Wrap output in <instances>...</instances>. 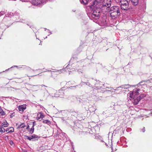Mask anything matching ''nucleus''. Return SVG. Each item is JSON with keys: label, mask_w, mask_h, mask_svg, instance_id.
Returning a JSON list of instances; mask_svg holds the SVG:
<instances>
[{"label": "nucleus", "mask_w": 152, "mask_h": 152, "mask_svg": "<svg viewBox=\"0 0 152 152\" xmlns=\"http://www.w3.org/2000/svg\"><path fill=\"white\" fill-rule=\"evenodd\" d=\"M4 139L6 140H9V136H4Z\"/></svg>", "instance_id": "nucleus-33"}, {"label": "nucleus", "mask_w": 152, "mask_h": 152, "mask_svg": "<svg viewBox=\"0 0 152 152\" xmlns=\"http://www.w3.org/2000/svg\"><path fill=\"white\" fill-rule=\"evenodd\" d=\"M63 139L64 140L65 139H64V137H63Z\"/></svg>", "instance_id": "nucleus-49"}, {"label": "nucleus", "mask_w": 152, "mask_h": 152, "mask_svg": "<svg viewBox=\"0 0 152 152\" xmlns=\"http://www.w3.org/2000/svg\"><path fill=\"white\" fill-rule=\"evenodd\" d=\"M145 96V95L144 94H141L140 95V96L139 97H140L141 100Z\"/></svg>", "instance_id": "nucleus-28"}, {"label": "nucleus", "mask_w": 152, "mask_h": 152, "mask_svg": "<svg viewBox=\"0 0 152 152\" xmlns=\"http://www.w3.org/2000/svg\"><path fill=\"white\" fill-rule=\"evenodd\" d=\"M129 3H126L124 4H121V11L122 10H127L129 9Z\"/></svg>", "instance_id": "nucleus-9"}, {"label": "nucleus", "mask_w": 152, "mask_h": 152, "mask_svg": "<svg viewBox=\"0 0 152 152\" xmlns=\"http://www.w3.org/2000/svg\"><path fill=\"white\" fill-rule=\"evenodd\" d=\"M73 111H74V110H69V112H71V113H73Z\"/></svg>", "instance_id": "nucleus-36"}, {"label": "nucleus", "mask_w": 152, "mask_h": 152, "mask_svg": "<svg viewBox=\"0 0 152 152\" xmlns=\"http://www.w3.org/2000/svg\"><path fill=\"white\" fill-rule=\"evenodd\" d=\"M45 69H38V70H41V72H51V71L50 70H48L47 71H46V70H45Z\"/></svg>", "instance_id": "nucleus-26"}, {"label": "nucleus", "mask_w": 152, "mask_h": 152, "mask_svg": "<svg viewBox=\"0 0 152 152\" xmlns=\"http://www.w3.org/2000/svg\"><path fill=\"white\" fill-rule=\"evenodd\" d=\"M79 113V112L78 111H77L75 112L73 111V112L72 113L73 114H72V115H73L75 116H76L77 115L78 113Z\"/></svg>", "instance_id": "nucleus-25"}, {"label": "nucleus", "mask_w": 152, "mask_h": 152, "mask_svg": "<svg viewBox=\"0 0 152 152\" xmlns=\"http://www.w3.org/2000/svg\"><path fill=\"white\" fill-rule=\"evenodd\" d=\"M82 62L81 61H78L76 63H73L72 64V66L73 69L75 70H77L78 71L79 70L78 69V67L80 66V67L82 66H83V64H81Z\"/></svg>", "instance_id": "nucleus-7"}, {"label": "nucleus", "mask_w": 152, "mask_h": 152, "mask_svg": "<svg viewBox=\"0 0 152 152\" xmlns=\"http://www.w3.org/2000/svg\"><path fill=\"white\" fill-rule=\"evenodd\" d=\"M37 117L38 120L40 118H42L44 117V116L43 115L42 113L39 112L37 114Z\"/></svg>", "instance_id": "nucleus-15"}, {"label": "nucleus", "mask_w": 152, "mask_h": 152, "mask_svg": "<svg viewBox=\"0 0 152 152\" xmlns=\"http://www.w3.org/2000/svg\"><path fill=\"white\" fill-rule=\"evenodd\" d=\"M130 0H121V4H124L126 3H129Z\"/></svg>", "instance_id": "nucleus-17"}, {"label": "nucleus", "mask_w": 152, "mask_h": 152, "mask_svg": "<svg viewBox=\"0 0 152 152\" xmlns=\"http://www.w3.org/2000/svg\"><path fill=\"white\" fill-rule=\"evenodd\" d=\"M89 0H80V1L82 4L84 5L86 4Z\"/></svg>", "instance_id": "nucleus-19"}, {"label": "nucleus", "mask_w": 152, "mask_h": 152, "mask_svg": "<svg viewBox=\"0 0 152 152\" xmlns=\"http://www.w3.org/2000/svg\"><path fill=\"white\" fill-rule=\"evenodd\" d=\"M8 125L9 124L8 123H7V122L6 121L5 122H3V123H2L1 126V127H7L8 126Z\"/></svg>", "instance_id": "nucleus-16"}, {"label": "nucleus", "mask_w": 152, "mask_h": 152, "mask_svg": "<svg viewBox=\"0 0 152 152\" xmlns=\"http://www.w3.org/2000/svg\"><path fill=\"white\" fill-rule=\"evenodd\" d=\"M141 100L140 97H137L135 99H134L132 101L134 105H136L138 104L139 102Z\"/></svg>", "instance_id": "nucleus-11"}, {"label": "nucleus", "mask_w": 152, "mask_h": 152, "mask_svg": "<svg viewBox=\"0 0 152 152\" xmlns=\"http://www.w3.org/2000/svg\"><path fill=\"white\" fill-rule=\"evenodd\" d=\"M34 124H33V126L30 130V132L31 134H32L34 132Z\"/></svg>", "instance_id": "nucleus-22"}, {"label": "nucleus", "mask_w": 152, "mask_h": 152, "mask_svg": "<svg viewBox=\"0 0 152 152\" xmlns=\"http://www.w3.org/2000/svg\"><path fill=\"white\" fill-rule=\"evenodd\" d=\"M6 132H7V133H9L13 132L14 131V129L12 127H10L7 128L6 130Z\"/></svg>", "instance_id": "nucleus-13"}, {"label": "nucleus", "mask_w": 152, "mask_h": 152, "mask_svg": "<svg viewBox=\"0 0 152 152\" xmlns=\"http://www.w3.org/2000/svg\"><path fill=\"white\" fill-rule=\"evenodd\" d=\"M26 126V125L23 124H22L20 125L19 126L21 128H24Z\"/></svg>", "instance_id": "nucleus-29"}, {"label": "nucleus", "mask_w": 152, "mask_h": 152, "mask_svg": "<svg viewBox=\"0 0 152 152\" xmlns=\"http://www.w3.org/2000/svg\"><path fill=\"white\" fill-rule=\"evenodd\" d=\"M145 84V81H141L137 85H135V87L136 86H137L138 87H139L140 86H141L142 85H143Z\"/></svg>", "instance_id": "nucleus-21"}, {"label": "nucleus", "mask_w": 152, "mask_h": 152, "mask_svg": "<svg viewBox=\"0 0 152 152\" xmlns=\"http://www.w3.org/2000/svg\"><path fill=\"white\" fill-rule=\"evenodd\" d=\"M26 108V104L22 105L19 106L18 110L19 111L22 113Z\"/></svg>", "instance_id": "nucleus-10"}, {"label": "nucleus", "mask_w": 152, "mask_h": 152, "mask_svg": "<svg viewBox=\"0 0 152 152\" xmlns=\"http://www.w3.org/2000/svg\"><path fill=\"white\" fill-rule=\"evenodd\" d=\"M142 131L143 132H145V128L144 127H143L142 129Z\"/></svg>", "instance_id": "nucleus-35"}, {"label": "nucleus", "mask_w": 152, "mask_h": 152, "mask_svg": "<svg viewBox=\"0 0 152 152\" xmlns=\"http://www.w3.org/2000/svg\"><path fill=\"white\" fill-rule=\"evenodd\" d=\"M131 2L134 5H137L138 3L139 0H131Z\"/></svg>", "instance_id": "nucleus-20"}, {"label": "nucleus", "mask_w": 152, "mask_h": 152, "mask_svg": "<svg viewBox=\"0 0 152 152\" xmlns=\"http://www.w3.org/2000/svg\"><path fill=\"white\" fill-rule=\"evenodd\" d=\"M5 132V129L4 128L2 129V131H1V132L4 133Z\"/></svg>", "instance_id": "nucleus-38"}, {"label": "nucleus", "mask_w": 152, "mask_h": 152, "mask_svg": "<svg viewBox=\"0 0 152 152\" xmlns=\"http://www.w3.org/2000/svg\"><path fill=\"white\" fill-rule=\"evenodd\" d=\"M29 127V126H28L26 127V129H28Z\"/></svg>", "instance_id": "nucleus-43"}, {"label": "nucleus", "mask_w": 152, "mask_h": 152, "mask_svg": "<svg viewBox=\"0 0 152 152\" xmlns=\"http://www.w3.org/2000/svg\"><path fill=\"white\" fill-rule=\"evenodd\" d=\"M48 33H50V34H52L51 32V31H49Z\"/></svg>", "instance_id": "nucleus-45"}, {"label": "nucleus", "mask_w": 152, "mask_h": 152, "mask_svg": "<svg viewBox=\"0 0 152 152\" xmlns=\"http://www.w3.org/2000/svg\"><path fill=\"white\" fill-rule=\"evenodd\" d=\"M42 122L43 123L47 124L49 125H50L51 124V122L48 120H43Z\"/></svg>", "instance_id": "nucleus-18"}, {"label": "nucleus", "mask_w": 152, "mask_h": 152, "mask_svg": "<svg viewBox=\"0 0 152 152\" xmlns=\"http://www.w3.org/2000/svg\"><path fill=\"white\" fill-rule=\"evenodd\" d=\"M17 67V68H19L18 66H12L11 67V68H12V67ZM20 67H19V68H20Z\"/></svg>", "instance_id": "nucleus-37"}, {"label": "nucleus", "mask_w": 152, "mask_h": 152, "mask_svg": "<svg viewBox=\"0 0 152 152\" xmlns=\"http://www.w3.org/2000/svg\"><path fill=\"white\" fill-rule=\"evenodd\" d=\"M109 20L107 19L106 16H104L100 18L99 21L96 22L98 23L99 24L102 26H106L108 23Z\"/></svg>", "instance_id": "nucleus-5"}, {"label": "nucleus", "mask_w": 152, "mask_h": 152, "mask_svg": "<svg viewBox=\"0 0 152 152\" xmlns=\"http://www.w3.org/2000/svg\"><path fill=\"white\" fill-rule=\"evenodd\" d=\"M91 12L87 13L90 19L95 22H97L99 18L101 13V9L97 7H89Z\"/></svg>", "instance_id": "nucleus-2"}, {"label": "nucleus", "mask_w": 152, "mask_h": 152, "mask_svg": "<svg viewBox=\"0 0 152 152\" xmlns=\"http://www.w3.org/2000/svg\"><path fill=\"white\" fill-rule=\"evenodd\" d=\"M10 143L12 146H13L14 145V143L12 140H10Z\"/></svg>", "instance_id": "nucleus-32"}, {"label": "nucleus", "mask_w": 152, "mask_h": 152, "mask_svg": "<svg viewBox=\"0 0 152 152\" xmlns=\"http://www.w3.org/2000/svg\"><path fill=\"white\" fill-rule=\"evenodd\" d=\"M134 91H136V92L138 94H139V91L140 90V88H137L134 89Z\"/></svg>", "instance_id": "nucleus-31"}, {"label": "nucleus", "mask_w": 152, "mask_h": 152, "mask_svg": "<svg viewBox=\"0 0 152 152\" xmlns=\"http://www.w3.org/2000/svg\"><path fill=\"white\" fill-rule=\"evenodd\" d=\"M47 38V37H45V38Z\"/></svg>", "instance_id": "nucleus-48"}, {"label": "nucleus", "mask_w": 152, "mask_h": 152, "mask_svg": "<svg viewBox=\"0 0 152 152\" xmlns=\"http://www.w3.org/2000/svg\"><path fill=\"white\" fill-rule=\"evenodd\" d=\"M132 86L130 85L129 84L124 85H122L121 86L118 87V88H121L127 89L128 88H129L131 87H132Z\"/></svg>", "instance_id": "nucleus-12"}, {"label": "nucleus", "mask_w": 152, "mask_h": 152, "mask_svg": "<svg viewBox=\"0 0 152 152\" xmlns=\"http://www.w3.org/2000/svg\"><path fill=\"white\" fill-rule=\"evenodd\" d=\"M0 114L2 115H4L5 114V112H4L3 110L0 108Z\"/></svg>", "instance_id": "nucleus-24"}, {"label": "nucleus", "mask_w": 152, "mask_h": 152, "mask_svg": "<svg viewBox=\"0 0 152 152\" xmlns=\"http://www.w3.org/2000/svg\"><path fill=\"white\" fill-rule=\"evenodd\" d=\"M138 94L136 91H134V90H133V91H131L128 94V96L131 98L134 99Z\"/></svg>", "instance_id": "nucleus-8"}, {"label": "nucleus", "mask_w": 152, "mask_h": 152, "mask_svg": "<svg viewBox=\"0 0 152 152\" xmlns=\"http://www.w3.org/2000/svg\"><path fill=\"white\" fill-rule=\"evenodd\" d=\"M39 88L41 86V94L42 96L46 98L49 96L53 97H62V95L59 94L58 93H63V91L60 90L58 91L55 93V90L52 88L48 87L44 85H37Z\"/></svg>", "instance_id": "nucleus-1"}, {"label": "nucleus", "mask_w": 152, "mask_h": 152, "mask_svg": "<svg viewBox=\"0 0 152 152\" xmlns=\"http://www.w3.org/2000/svg\"><path fill=\"white\" fill-rule=\"evenodd\" d=\"M6 13V12L5 10L4 11H1L0 12V17Z\"/></svg>", "instance_id": "nucleus-27"}, {"label": "nucleus", "mask_w": 152, "mask_h": 152, "mask_svg": "<svg viewBox=\"0 0 152 152\" xmlns=\"http://www.w3.org/2000/svg\"><path fill=\"white\" fill-rule=\"evenodd\" d=\"M121 88H118H118H116L115 89H113L115 91H117V90H120V91L119 92V93H120L122 92L121 89Z\"/></svg>", "instance_id": "nucleus-30"}, {"label": "nucleus", "mask_w": 152, "mask_h": 152, "mask_svg": "<svg viewBox=\"0 0 152 152\" xmlns=\"http://www.w3.org/2000/svg\"><path fill=\"white\" fill-rule=\"evenodd\" d=\"M37 75H33V76H32V77H34V76H36Z\"/></svg>", "instance_id": "nucleus-47"}, {"label": "nucleus", "mask_w": 152, "mask_h": 152, "mask_svg": "<svg viewBox=\"0 0 152 152\" xmlns=\"http://www.w3.org/2000/svg\"><path fill=\"white\" fill-rule=\"evenodd\" d=\"M13 116H14V113H12L11 115H10V117H13Z\"/></svg>", "instance_id": "nucleus-39"}, {"label": "nucleus", "mask_w": 152, "mask_h": 152, "mask_svg": "<svg viewBox=\"0 0 152 152\" xmlns=\"http://www.w3.org/2000/svg\"><path fill=\"white\" fill-rule=\"evenodd\" d=\"M101 0H95L94 1L93 4L89 7H97L100 8L101 7L104 8V9H106V10H107L108 8L110 7L111 2L110 0H106L105 1H104L102 3V6H101Z\"/></svg>", "instance_id": "nucleus-3"}, {"label": "nucleus", "mask_w": 152, "mask_h": 152, "mask_svg": "<svg viewBox=\"0 0 152 152\" xmlns=\"http://www.w3.org/2000/svg\"><path fill=\"white\" fill-rule=\"evenodd\" d=\"M104 113H105V112H103L102 113H103V114H104Z\"/></svg>", "instance_id": "nucleus-46"}, {"label": "nucleus", "mask_w": 152, "mask_h": 152, "mask_svg": "<svg viewBox=\"0 0 152 152\" xmlns=\"http://www.w3.org/2000/svg\"><path fill=\"white\" fill-rule=\"evenodd\" d=\"M144 7H145V9L146 7V5L145 4L144 5Z\"/></svg>", "instance_id": "nucleus-44"}, {"label": "nucleus", "mask_w": 152, "mask_h": 152, "mask_svg": "<svg viewBox=\"0 0 152 152\" xmlns=\"http://www.w3.org/2000/svg\"><path fill=\"white\" fill-rule=\"evenodd\" d=\"M70 64H68L66 67V68H69V66H70V65H69Z\"/></svg>", "instance_id": "nucleus-40"}, {"label": "nucleus", "mask_w": 152, "mask_h": 152, "mask_svg": "<svg viewBox=\"0 0 152 152\" xmlns=\"http://www.w3.org/2000/svg\"><path fill=\"white\" fill-rule=\"evenodd\" d=\"M31 137L33 138L32 139V141H33L38 140L39 138L38 136L35 134L32 135Z\"/></svg>", "instance_id": "nucleus-14"}, {"label": "nucleus", "mask_w": 152, "mask_h": 152, "mask_svg": "<svg viewBox=\"0 0 152 152\" xmlns=\"http://www.w3.org/2000/svg\"><path fill=\"white\" fill-rule=\"evenodd\" d=\"M78 85H76V86H73V87L74 88H75L76 87H77L78 86Z\"/></svg>", "instance_id": "nucleus-42"}, {"label": "nucleus", "mask_w": 152, "mask_h": 152, "mask_svg": "<svg viewBox=\"0 0 152 152\" xmlns=\"http://www.w3.org/2000/svg\"><path fill=\"white\" fill-rule=\"evenodd\" d=\"M2 127H0V132H1V131H2Z\"/></svg>", "instance_id": "nucleus-41"}, {"label": "nucleus", "mask_w": 152, "mask_h": 152, "mask_svg": "<svg viewBox=\"0 0 152 152\" xmlns=\"http://www.w3.org/2000/svg\"><path fill=\"white\" fill-rule=\"evenodd\" d=\"M47 0H32V4L35 6H40L45 3Z\"/></svg>", "instance_id": "nucleus-6"}, {"label": "nucleus", "mask_w": 152, "mask_h": 152, "mask_svg": "<svg viewBox=\"0 0 152 152\" xmlns=\"http://www.w3.org/2000/svg\"><path fill=\"white\" fill-rule=\"evenodd\" d=\"M25 137L26 138H27V139L30 140H31L32 141V139L33 138H32L31 137V136L30 137L28 136L27 135L25 136Z\"/></svg>", "instance_id": "nucleus-23"}, {"label": "nucleus", "mask_w": 152, "mask_h": 152, "mask_svg": "<svg viewBox=\"0 0 152 152\" xmlns=\"http://www.w3.org/2000/svg\"><path fill=\"white\" fill-rule=\"evenodd\" d=\"M122 12L120 8L118 6H114L111 7L109 11V13L112 18L115 19L118 17Z\"/></svg>", "instance_id": "nucleus-4"}, {"label": "nucleus", "mask_w": 152, "mask_h": 152, "mask_svg": "<svg viewBox=\"0 0 152 152\" xmlns=\"http://www.w3.org/2000/svg\"><path fill=\"white\" fill-rule=\"evenodd\" d=\"M84 83H85L86 84V85H88L89 86H90L91 84L89 82H85Z\"/></svg>", "instance_id": "nucleus-34"}]
</instances>
